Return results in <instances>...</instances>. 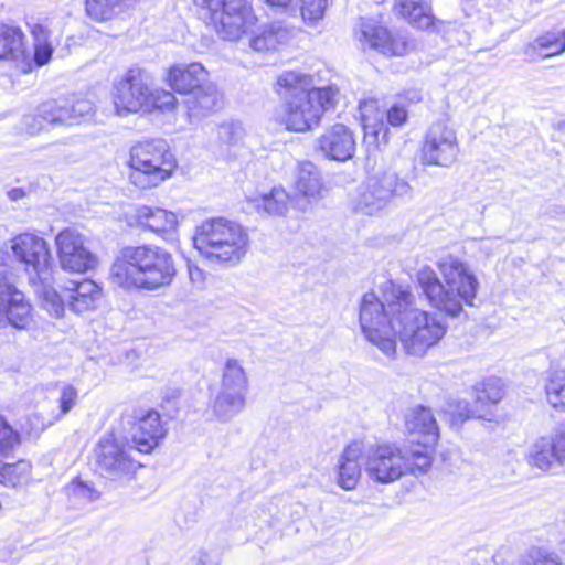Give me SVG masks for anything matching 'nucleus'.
Instances as JSON below:
<instances>
[{
	"label": "nucleus",
	"mask_w": 565,
	"mask_h": 565,
	"mask_svg": "<svg viewBox=\"0 0 565 565\" xmlns=\"http://www.w3.org/2000/svg\"><path fill=\"white\" fill-rule=\"evenodd\" d=\"M382 297L366 292L361 299L359 321L365 339L386 356L396 353V338L409 355L423 356L445 335L447 326L434 313L415 306L413 292L391 280Z\"/></svg>",
	"instance_id": "1"
},
{
	"label": "nucleus",
	"mask_w": 565,
	"mask_h": 565,
	"mask_svg": "<svg viewBox=\"0 0 565 565\" xmlns=\"http://www.w3.org/2000/svg\"><path fill=\"white\" fill-rule=\"evenodd\" d=\"M175 274L173 257L166 248L142 244L119 250L109 280L127 292L156 291L169 286Z\"/></svg>",
	"instance_id": "2"
},
{
	"label": "nucleus",
	"mask_w": 565,
	"mask_h": 565,
	"mask_svg": "<svg viewBox=\"0 0 565 565\" xmlns=\"http://www.w3.org/2000/svg\"><path fill=\"white\" fill-rule=\"evenodd\" d=\"M275 92L282 102L287 129L297 132L317 127L339 94L334 86L316 88L313 77L300 71L282 72L277 77Z\"/></svg>",
	"instance_id": "3"
},
{
	"label": "nucleus",
	"mask_w": 565,
	"mask_h": 565,
	"mask_svg": "<svg viewBox=\"0 0 565 565\" xmlns=\"http://www.w3.org/2000/svg\"><path fill=\"white\" fill-rule=\"evenodd\" d=\"M443 277L425 266L417 273V281L428 303L445 315L456 318L463 306H473L479 282L469 266L459 258L448 255L437 262Z\"/></svg>",
	"instance_id": "4"
},
{
	"label": "nucleus",
	"mask_w": 565,
	"mask_h": 565,
	"mask_svg": "<svg viewBox=\"0 0 565 565\" xmlns=\"http://www.w3.org/2000/svg\"><path fill=\"white\" fill-rule=\"evenodd\" d=\"M1 252L22 266L42 307L52 317H62L64 303L52 287L53 258L47 242L36 234L21 233L4 242Z\"/></svg>",
	"instance_id": "5"
},
{
	"label": "nucleus",
	"mask_w": 565,
	"mask_h": 565,
	"mask_svg": "<svg viewBox=\"0 0 565 565\" xmlns=\"http://www.w3.org/2000/svg\"><path fill=\"white\" fill-rule=\"evenodd\" d=\"M193 244L209 260L236 264L247 253L249 238L242 225L218 217L206 220L196 227Z\"/></svg>",
	"instance_id": "6"
},
{
	"label": "nucleus",
	"mask_w": 565,
	"mask_h": 565,
	"mask_svg": "<svg viewBox=\"0 0 565 565\" xmlns=\"http://www.w3.org/2000/svg\"><path fill=\"white\" fill-rule=\"evenodd\" d=\"M433 458L425 451L403 450L396 444L384 443L369 447L365 455V472L377 483H392L407 473H425Z\"/></svg>",
	"instance_id": "7"
},
{
	"label": "nucleus",
	"mask_w": 565,
	"mask_h": 565,
	"mask_svg": "<svg viewBox=\"0 0 565 565\" xmlns=\"http://www.w3.org/2000/svg\"><path fill=\"white\" fill-rule=\"evenodd\" d=\"M129 180L141 190L159 186L170 179L177 168V160L163 139L137 142L130 149Z\"/></svg>",
	"instance_id": "8"
},
{
	"label": "nucleus",
	"mask_w": 565,
	"mask_h": 565,
	"mask_svg": "<svg viewBox=\"0 0 565 565\" xmlns=\"http://www.w3.org/2000/svg\"><path fill=\"white\" fill-rule=\"evenodd\" d=\"M198 14L220 40L228 42L241 40L257 22L248 0H202Z\"/></svg>",
	"instance_id": "9"
},
{
	"label": "nucleus",
	"mask_w": 565,
	"mask_h": 565,
	"mask_svg": "<svg viewBox=\"0 0 565 565\" xmlns=\"http://www.w3.org/2000/svg\"><path fill=\"white\" fill-rule=\"evenodd\" d=\"M413 188L395 172H383L367 178L361 185L354 209L373 215L384 210L394 199L411 198Z\"/></svg>",
	"instance_id": "10"
},
{
	"label": "nucleus",
	"mask_w": 565,
	"mask_h": 565,
	"mask_svg": "<svg viewBox=\"0 0 565 565\" xmlns=\"http://www.w3.org/2000/svg\"><path fill=\"white\" fill-rule=\"evenodd\" d=\"M248 392V377L235 359L225 363L220 390L213 402V413L222 422L238 415L245 407Z\"/></svg>",
	"instance_id": "11"
},
{
	"label": "nucleus",
	"mask_w": 565,
	"mask_h": 565,
	"mask_svg": "<svg viewBox=\"0 0 565 565\" xmlns=\"http://www.w3.org/2000/svg\"><path fill=\"white\" fill-rule=\"evenodd\" d=\"M151 76L142 68H129L113 86V102L119 116L147 110Z\"/></svg>",
	"instance_id": "12"
},
{
	"label": "nucleus",
	"mask_w": 565,
	"mask_h": 565,
	"mask_svg": "<svg viewBox=\"0 0 565 565\" xmlns=\"http://www.w3.org/2000/svg\"><path fill=\"white\" fill-rule=\"evenodd\" d=\"M459 153V140L455 128L448 120L434 122L427 130L422 146V163L449 168L458 160Z\"/></svg>",
	"instance_id": "13"
},
{
	"label": "nucleus",
	"mask_w": 565,
	"mask_h": 565,
	"mask_svg": "<svg viewBox=\"0 0 565 565\" xmlns=\"http://www.w3.org/2000/svg\"><path fill=\"white\" fill-rule=\"evenodd\" d=\"M94 459L99 472L111 480L130 478L140 467L131 458L129 449L111 434L99 439L94 449Z\"/></svg>",
	"instance_id": "14"
},
{
	"label": "nucleus",
	"mask_w": 565,
	"mask_h": 565,
	"mask_svg": "<svg viewBox=\"0 0 565 565\" xmlns=\"http://www.w3.org/2000/svg\"><path fill=\"white\" fill-rule=\"evenodd\" d=\"M55 244L64 270L82 274L96 266V256L87 248L85 236L77 230H63L57 234Z\"/></svg>",
	"instance_id": "15"
},
{
	"label": "nucleus",
	"mask_w": 565,
	"mask_h": 565,
	"mask_svg": "<svg viewBox=\"0 0 565 565\" xmlns=\"http://www.w3.org/2000/svg\"><path fill=\"white\" fill-rule=\"evenodd\" d=\"M405 429L411 441L416 444L411 451H425L433 458L434 447L439 439V428L431 411L422 405L409 408L405 414Z\"/></svg>",
	"instance_id": "16"
},
{
	"label": "nucleus",
	"mask_w": 565,
	"mask_h": 565,
	"mask_svg": "<svg viewBox=\"0 0 565 565\" xmlns=\"http://www.w3.org/2000/svg\"><path fill=\"white\" fill-rule=\"evenodd\" d=\"M40 117L50 125H75L89 118L95 106L92 100L82 96L66 99L47 100L39 106Z\"/></svg>",
	"instance_id": "17"
},
{
	"label": "nucleus",
	"mask_w": 565,
	"mask_h": 565,
	"mask_svg": "<svg viewBox=\"0 0 565 565\" xmlns=\"http://www.w3.org/2000/svg\"><path fill=\"white\" fill-rule=\"evenodd\" d=\"M32 319V306L13 284L0 279V328L8 324L25 329Z\"/></svg>",
	"instance_id": "18"
},
{
	"label": "nucleus",
	"mask_w": 565,
	"mask_h": 565,
	"mask_svg": "<svg viewBox=\"0 0 565 565\" xmlns=\"http://www.w3.org/2000/svg\"><path fill=\"white\" fill-rule=\"evenodd\" d=\"M356 38L363 50L371 49L384 55L402 56L408 51V42L401 34L392 35L385 28L362 19Z\"/></svg>",
	"instance_id": "19"
},
{
	"label": "nucleus",
	"mask_w": 565,
	"mask_h": 565,
	"mask_svg": "<svg viewBox=\"0 0 565 565\" xmlns=\"http://www.w3.org/2000/svg\"><path fill=\"white\" fill-rule=\"evenodd\" d=\"M353 132L343 124H335L326 129L318 138V149L331 160L347 161L355 152Z\"/></svg>",
	"instance_id": "20"
},
{
	"label": "nucleus",
	"mask_w": 565,
	"mask_h": 565,
	"mask_svg": "<svg viewBox=\"0 0 565 565\" xmlns=\"http://www.w3.org/2000/svg\"><path fill=\"white\" fill-rule=\"evenodd\" d=\"M166 433L159 413L148 411L134 424L131 440L138 451L148 454L159 445Z\"/></svg>",
	"instance_id": "21"
},
{
	"label": "nucleus",
	"mask_w": 565,
	"mask_h": 565,
	"mask_svg": "<svg viewBox=\"0 0 565 565\" xmlns=\"http://www.w3.org/2000/svg\"><path fill=\"white\" fill-rule=\"evenodd\" d=\"M190 118H201L223 106V96L207 78L184 100Z\"/></svg>",
	"instance_id": "22"
},
{
	"label": "nucleus",
	"mask_w": 565,
	"mask_h": 565,
	"mask_svg": "<svg viewBox=\"0 0 565 565\" xmlns=\"http://www.w3.org/2000/svg\"><path fill=\"white\" fill-rule=\"evenodd\" d=\"M363 447L359 441L349 444L341 454L338 461L337 483L343 490L355 489L361 477V458Z\"/></svg>",
	"instance_id": "23"
},
{
	"label": "nucleus",
	"mask_w": 565,
	"mask_h": 565,
	"mask_svg": "<svg viewBox=\"0 0 565 565\" xmlns=\"http://www.w3.org/2000/svg\"><path fill=\"white\" fill-rule=\"evenodd\" d=\"M65 292L64 297L60 295L63 303L65 305L66 299L70 309L77 313L94 309L102 297L99 286L89 279L70 281Z\"/></svg>",
	"instance_id": "24"
},
{
	"label": "nucleus",
	"mask_w": 565,
	"mask_h": 565,
	"mask_svg": "<svg viewBox=\"0 0 565 565\" xmlns=\"http://www.w3.org/2000/svg\"><path fill=\"white\" fill-rule=\"evenodd\" d=\"M207 77V72L200 63L178 64L170 67L168 82L170 87L186 97Z\"/></svg>",
	"instance_id": "25"
},
{
	"label": "nucleus",
	"mask_w": 565,
	"mask_h": 565,
	"mask_svg": "<svg viewBox=\"0 0 565 565\" xmlns=\"http://www.w3.org/2000/svg\"><path fill=\"white\" fill-rule=\"evenodd\" d=\"M295 191L309 202H316L323 196L326 191L320 169L310 161L301 162L295 174Z\"/></svg>",
	"instance_id": "26"
},
{
	"label": "nucleus",
	"mask_w": 565,
	"mask_h": 565,
	"mask_svg": "<svg viewBox=\"0 0 565 565\" xmlns=\"http://www.w3.org/2000/svg\"><path fill=\"white\" fill-rule=\"evenodd\" d=\"M136 220L141 228L156 234L172 232L178 225V218L173 212L146 205L137 210Z\"/></svg>",
	"instance_id": "27"
},
{
	"label": "nucleus",
	"mask_w": 565,
	"mask_h": 565,
	"mask_svg": "<svg viewBox=\"0 0 565 565\" xmlns=\"http://www.w3.org/2000/svg\"><path fill=\"white\" fill-rule=\"evenodd\" d=\"M554 445L553 435L535 439L527 450L526 460L529 465L542 471L561 468L558 465L559 457H557Z\"/></svg>",
	"instance_id": "28"
},
{
	"label": "nucleus",
	"mask_w": 565,
	"mask_h": 565,
	"mask_svg": "<svg viewBox=\"0 0 565 565\" xmlns=\"http://www.w3.org/2000/svg\"><path fill=\"white\" fill-rule=\"evenodd\" d=\"M395 10L417 29H437L435 18L431 14V8L423 0H398Z\"/></svg>",
	"instance_id": "29"
},
{
	"label": "nucleus",
	"mask_w": 565,
	"mask_h": 565,
	"mask_svg": "<svg viewBox=\"0 0 565 565\" xmlns=\"http://www.w3.org/2000/svg\"><path fill=\"white\" fill-rule=\"evenodd\" d=\"M565 51V30L548 31L537 36L524 47V54L531 58L535 56L550 57Z\"/></svg>",
	"instance_id": "30"
},
{
	"label": "nucleus",
	"mask_w": 565,
	"mask_h": 565,
	"mask_svg": "<svg viewBox=\"0 0 565 565\" xmlns=\"http://www.w3.org/2000/svg\"><path fill=\"white\" fill-rule=\"evenodd\" d=\"M24 35L19 28L0 22V62L18 61L24 54Z\"/></svg>",
	"instance_id": "31"
},
{
	"label": "nucleus",
	"mask_w": 565,
	"mask_h": 565,
	"mask_svg": "<svg viewBox=\"0 0 565 565\" xmlns=\"http://www.w3.org/2000/svg\"><path fill=\"white\" fill-rule=\"evenodd\" d=\"M138 0H86L87 15L97 22L111 20L119 12L135 6Z\"/></svg>",
	"instance_id": "32"
},
{
	"label": "nucleus",
	"mask_w": 565,
	"mask_h": 565,
	"mask_svg": "<svg viewBox=\"0 0 565 565\" xmlns=\"http://www.w3.org/2000/svg\"><path fill=\"white\" fill-rule=\"evenodd\" d=\"M362 127L366 135L377 137L385 128V109H381L379 100L364 99L359 104Z\"/></svg>",
	"instance_id": "33"
},
{
	"label": "nucleus",
	"mask_w": 565,
	"mask_h": 565,
	"mask_svg": "<svg viewBox=\"0 0 565 565\" xmlns=\"http://www.w3.org/2000/svg\"><path fill=\"white\" fill-rule=\"evenodd\" d=\"M289 194L282 186H274L268 193L250 199L255 209L269 215H282L289 206Z\"/></svg>",
	"instance_id": "34"
},
{
	"label": "nucleus",
	"mask_w": 565,
	"mask_h": 565,
	"mask_svg": "<svg viewBox=\"0 0 565 565\" xmlns=\"http://www.w3.org/2000/svg\"><path fill=\"white\" fill-rule=\"evenodd\" d=\"M286 39V30L279 25L270 24L264 26L262 32L250 40V47L258 52L276 50Z\"/></svg>",
	"instance_id": "35"
},
{
	"label": "nucleus",
	"mask_w": 565,
	"mask_h": 565,
	"mask_svg": "<svg viewBox=\"0 0 565 565\" xmlns=\"http://www.w3.org/2000/svg\"><path fill=\"white\" fill-rule=\"evenodd\" d=\"M547 403L557 411H565V370L551 373L545 382Z\"/></svg>",
	"instance_id": "36"
},
{
	"label": "nucleus",
	"mask_w": 565,
	"mask_h": 565,
	"mask_svg": "<svg viewBox=\"0 0 565 565\" xmlns=\"http://www.w3.org/2000/svg\"><path fill=\"white\" fill-rule=\"evenodd\" d=\"M504 396L503 383L498 377H489L481 384V388H477L476 404L486 411L487 405L499 403Z\"/></svg>",
	"instance_id": "37"
},
{
	"label": "nucleus",
	"mask_w": 565,
	"mask_h": 565,
	"mask_svg": "<svg viewBox=\"0 0 565 565\" xmlns=\"http://www.w3.org/2000/svg\"><path fill=\"white\" fill-rule=\"evenodd\" d=\"M31 471V465L25 460L15 463H2L0 461V483L17 487L23 482Z\"/></svg>",
	"instance_id": "38"
},
{
	"label": "nucleus",
	"mask_w": 565,
	"mask_h": 565,
	"mask_svg": "<svg viewBox=\"0 0 565 565\" xmlns=\"http://www.w3.org/2000/svg\"><path fill=\"white\" fill-rule=\"evenodd\" d=\"M77 397V390L73 385L63 384L61 386V395L58 398L60 411L45 423H42L41 430H44L45 428L52 426L55 422L63 418L75 406Z\"/></svg>",
	"instance_id": "39"
},
{
	"label": "nucleus",
	"mask_w": 565,
	"mask_h": 565,
	"mask_svg": "<svg viewBox=\"0 0 565 565\" xmlns=\"http://www.w3.org/2000/svg\"><path fill=\"white\" fill-rule=\"evenodd\" d=\"M32 34H33L34 41H35V43H34V61H35L36 65L42 66V65L49 63V61L52 57V53H53V47L49 43V40H47L49 32L44 26L36 24L32 29Z\"/></svg>",
	"instance_id": "40"
},
{
	"label": "nucleus",
	"mask_w": 565,
	"mask_h": 565,
	"mask_svg": "<svg viewBox=\"0 0 565 565\" xmlns=\"http://www.w3.org/2000/svg\"><path fill=\"white\" fill-rule=\"evenodd\" d=\"M20 445V435L0 416V456H8Z\"/></svg>",
	"instance_id": "41"
},
{
	"label": "nucleus",
	"mask_w": 565,
	"mask_h": 565,
	"mask_svg": "<svg viewBox=\"0 0 565 565\" xmlns=\"http://www.w3.org/2000/svg\"><path fill=\"white\" fill-rule=\"evenodd\" d=\"M175 102V96L171 92L154 89L152 85L149 90V100L146 111H150L153 108L171 109L174 107Z\"/></svg>",
	"instance_id": "42"
},
{
	"label": "nucleus",
	"mask_w": 565,
	"mask_h": 565,
	"mask_svg": "<svg viewBox=\"0 0 565 565\" xmlns=\"http://www.w3.org/2000/svg\"><path fill=\"white\" fill-rule=\"evenodd\" d=\"M454 415L458 417L460 420H466L469 418H479V419H488L490 420L491 413L481 409L479 405L476 403L473 406H470L466 401H459L456 405V409L454 411Z\"/></svg>",
	"instance_id": "43"
},
{
	"label": "nucleus",
	"mask_w": 565,
	"mask_h": 565,
	"mask_svg": "<svg viewBox=\"0 0 565 565\" xmlns=\"http://www.w3.org/2000/svg\"><path fill=\"white\" fill-rule=\"evenodd\" d=\"M300 2L301 15L305 20L315 22L323 17L327 0H300Z\"/></svg>",
	"instance_id": "44"
},
{
	"label": "nucleus",
	"mask_w": 565,
	"mask_h": 565,
	"mask_svg": "<svg viewBox=\"0 0 565 565\" xmlns=\"http://www.w3.org/2000/svg\"><path fill=\"white\" fill-rule=\"evenodd\" d=\"M407 117V110L403 105L394 104L388 109H385L386 122L393 127H399L405 124Z\"/></svg>",
	"instance_id": "45"
},
{
	"label": "nucleus",
	"mask_w": 565,
	"mask_h": 565,
	"mask_svg": "<svg viewBox=\"0 0 565 565\" xmlns=\"http://www.w3.org/2000/svg\"><path fill=\"white\" fill-rule=\"evenodd\" d=\"M242 135V127L237 124H223L218 127V137L223 142H236Z\"/></svg>",
	"instance_id": "46"
},
{
	"label": "nucleus",
	"mask_w": 565,
	"mask_h": 565,
	"mask_svg": "<svg viewBox=\"0 0 565 565\" xmlns=\"http://www.w3.org/2000/svg\"><path fill=\"white\" fill-rule=\"evenodd\" d=\"M44 124L47 122L40 117L39 108L36 109V114L24 116L22 121L23 130L31 136L41 132L44 128Z\"/></svg>",
	"instance_id": "47"
},
{
	"label": "nucleus",
	"mask_w": 565,
	"mask_h": 565,
	"mask_svg": "<svg viewBox=\"0 0 565 565\" xmlns=\"http://www.w3.org/2000/svg\"><path fill=\"white\" fill-rule=\"evenodd\" d=\"M522 565H556V554L539 550Z\"/></svg>",
	"instance_id": "48"
},
{
	"label": "nucleus",
	"mask_w": 565,
	"mask_h": 565,
	"mask_svg": "<svg viewBox=\"0 0 565 565\" xmlns=\"http://www.w3.org/2000/svg\"><path fill=\"white\" fill-rule=\"evenodd\" d=\"M70 495H75L83 499L93 500L94 491L84 482L79 480L72 481L67 487Z\"/></svg>",
	"instance_id": "49"
},
{
	"label": "nucleus",
	"mask_w": 565,
	"mask_h": 565,
	"mask_svg": "<svg viewBox=\"0 0 565 565\" xmlns=\"http://www.w3.org/2000/svg\"><path fill=\"white\" fill-rule=\"evenodd\" d=\"M553 439L556 447V454L558 459V465L561 467H565V425L559 427L554 434Z\"/></svg>",
	"instance_id": "50"
},
{
	"label": "nucleus",
	"mask_w": 565,
	"mask_h": 565,
	"mask_svg": "<svg viewBox=\"0 0 565 565\" xmlns=\"http://www.w3.org/2000/svg\"><path fill=\"white\" fill-rule=\"evenodd\" d=\"M50 154L55 159L56 162L66 161L68 157L65 153V149L61 145H53L49 148Z\"/></svg>",
	"instance_id": "51"
},
{
	"label": "nucleus",
	"mask_w": 565,
	"mask_h": 565,
	"mask_svg": "<svg viewBox=\"0 0 565 565\" xmlns=\"http://www.w3.org/2000/svg\"><path fill=\"white\" fill-rule=\"evenodd\" d=\"M209 555L205 551H198L189 561L188 565H206Z\"/></svg>",
	"instance_id": "52"
},
{
	"label": "nucleus",
	"mask_w": 565,
	"mask_h": 565,
	"mask_svg": "<svg viewBox=\"0 0 565 565\" xmlns=\"http://www.w3.org/2000/svg\"><path fill=\"white\" fill-rule=\"evenodd\" d=\"M271 7L287 8L292 0H265Z\"/></svg>",
	"instance_id": "53"
},
{
	"label": "nucleus",
	"mask_w": 565,
	"mask_h": 565,
	"mask_svg": "<svg viewBox=\"0 0 565 565\" xmlns=\"http://www.w3.org/2000/svg\"><path fill=\"white\" fill-rule=\"evenodd\" d=\"M559 129L565 132V120L559 124Z\"/></svg>",
	"instance_id": "54"
},
{
	"label": "nucleus",
	"mask_w": 565,
	"mask_h": 565,
	"mask_svg": "<svg viewBox=\"0 0 565 565\" xmlns=\"http://www.w3.org/2000/svg\"><path fill=\"white\" fill-rule=\"evenodd\" d=\"M556 565H565V563L559 561V557L556 555Z\"/></svg>",
	"instance_id": "55"
},
{
	"label": "nucleus",
	"mask_w": 565,
	"mask_h": 565,
	"mask_svg": "<svg viewBox=\"0 0 565 565\" xmlns=\"http://www.w3.org/2000/svg\"><path fill=\"white\" fill-rule=\"evenodd\" d=\"M33 420H39V415H34L32 418H31V422Z\"/></svg>",
	"instance_id": "56"
},
{
	"label": "nucleus",
	"mask_w": 565,
	"mask_h": 565,
	"mask_svg": "<svg viewBox=\"0 0 565 565\" xmlns=\"http://www.w3.org/2000/svg\"><path fill=\"white\" fill-rule=\"evenodd\" d=\"M18 191L17 190H13V193H15V195H13V199H17V196H19V193H17Z\"/></svg>",
	"instance_id": "57"
},
{
	"label": "nucleus",
	"mask_w": 565,
	"mask_h": 565,
	"mask_svg": "<svg viewBox=\"0 0 565 565\" xmlns=\"http://www.w3.org/2000/svg\"><path fill=\"white\" fill-rule=\"evenodd\" d=\"M18 191L17 190H13V193H15V195H13V199H17V196H19V193H17Z\"/></svg>",
	"instance_id": "58"
},
{
	"label": "nucleus",
	"mask_w": 565,
	"mask_h": 565,
	"mask_svg": "<svg viewBox=\"0 0 565 565\" xmlns=\"http://www.w3.org/2000/svg\"><path fill=\"white\" fill-rule=\"evenodd\" d=\"M18 191L17 190H13V193H15V195H13V199H17V196H19V193H17Z\"/></svg>",
	"instance_id": "59"
}]
</instances>
